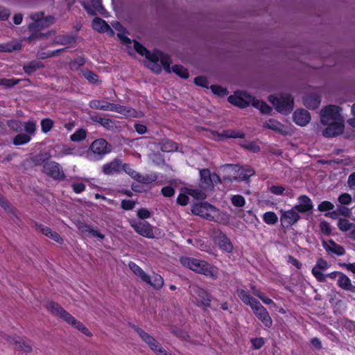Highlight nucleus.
<instances>
[{"instance_id":"nucleus-1","label":"nucleus","mask_w":355,"mask_h":355,"mask_svg":"<svg viewBox=\"0 0 355 355\" xmlns=\"http://www.w3.org/2000/svg\"><path fill=\"white\" fill-rule=\"evenodd\" d=\"M133 46L135 51L139 54L144 56L147 59V67L155 73H159L163 67L164 71L168 73L173 71L182 78H187L189 77L188 71L184 67L176 64L171 68V60L168 55L158 50L150 52L136 41L133 42Z\"/></svg>"},{"instance_id":"nucleus-2","label":"nucleus","mask_w":355,"mask_h":355,"mask_svg":"<svg viewBox=\"0 0 355 355\" xmlns=\"http://www.w3.org/2000/svg\"><path fill=\"white\" fill-rule=\"evenodd\" d=\"M320 121L327 127L322 131L326 137H333L341 134L344 130V118L341 114V108L330 105L320 111Z\"/></svg>"},{"instance_id":"nucleus-3","label":"nucleus","mask_w":355,"mask_h":355,"mask_svg":"<svg viewBox=\"0 0 355 355\" xmlns=\"http://www.w3.org/2000/svg\"><path fill=\"white\" fill-rule=\"evenodd\" d=\"M236 293L241 300L246 305L250 306L256 317L261 320L266 327H270L272 320L266 309L254 298L250 294L242 289L238 288Z\"/></svg>"},{"instance_id":"nucleus-4","label":"nucleus","mask_w":355,"mask_h":355,"mask_svg":"<svg viewBox=\"0 0 355 355\" xmlns=\"http://www.w3.org/2000/svg\"><path fill=\"white\" fill-rule=\"evenodd\" d=\"M228 101L232 105L241 108H245L250 103L253 107L259 110L263 114H270L272 108L264 101L256 99L245 92L238 91L234 95L228 97Z\"/></svg>"},{"instance_id":"nucleus-5","label":"nucleus","mask_w":355,"mask_h":355,"mask_svg":"<svg viewBox=\"0 0 355 355\" xmlns=\"http://www.w3.org/2000/svg\"><path fill=\"white\" fill-rule=\"evenodd\" d=\"M180 263L184 267L211 279H216L218 277L219 272L218 268L211 265L206 261L193 257H182L180 258Z\"/></svg>"},{"instance_id":"nucleus-6","label":"nucleus","mask_w":355,"mask_h":355,"mask_svg":"<svg viewBox=\"0 0 355 355\" xmlns=\"http://www.w3.org/2000/svg\"><path fill=\"white\" fill-rule=\"evenodd\" d=\"M29 17L33 22L28 26V29L31 32V34L27 37V40L33 42L36 39L46 37V34L35 32V29L49 27L54 23V18L52 16L44 17L43 12L31 13Z\"/></svg>"},{"instance_id":"nucleus-7","label":"nucleus","mask_w":355,"mask_h":355,"mask_svg":"<svg viewBox=\"0 0 355 355\" xmlns=\"http://www.w3.org/2000/svg\"><path fill=\"white\" fill-rule=\"evenodd\" d=\"M89 107L93 109L115 112L128 117H141L143 112L118 104L108 103L104 99H95L89 102Z\"/></svg>"},{"instance_id":"nucleus-8","label":"nucleus","mask_w":355,"mask_h":355,"mask_svg":"<svg viewBox=\"0 0 355 355\" xmlns=\"http://www.w3.org/2000/svg\"><path fill=\"white\" fill-rule=\"evenodd\" d=\"M222 171L228 175H223V180L232 182L233 180H245L254 174V171L250 167L241 168L236 165L226 164L222 167Z\"/></svg>"},{"instance_id":"nucleus-9","label":"nucleus","mask_w":355,"mask_h":355,"mask_svg":"<svg viewBox=\"0 0 355 355\" xmlns=\"http://www.w3.org/2000/svg\"><path fill=\"white\" fill-rule=\"evenodd\" d=\"M112 150L111 144L104 139L100 138L94 140L86 153V157L89 161H96L110 153Z\"/></svg>"},{"instance_id":"nucleus-10","label":"nucleus","mask_w":355,"mask_h":355,"mask_svg":"<svg viewBox=\"0 0 355 355\" xmlns=\"http://www.w3.org/2000/svg\"><path fill=\"white\" fill-rule=\"evenodd\" d=\"M268 101L281 114H288L293 109V98L288 94H281L279 96L271 95L268 97Z\"/></svg>"},{"instance_id":"nucleus-11","label":"nucleus","mask_w":355,"mask_h":355,"mask_svg":"<svg viewBox=\"0 0 355 355\" xmlns=\"http://www.w3.org/2000/svg\"><path fill=\"white\" fill-rule=\"evenodd\" d=\"M132 328L141 339L145 342L148 347L155 354V355H171L162 347L160 343L157 341L154 337L146 332L144 330L136 326H133Z\"/></svg>"},{"instance_id":"nucleus-12","label":"nucleus","mask_w":355,"mask_h":355,"mask_svg":"<svg viewBox=\"0 0 355 355\" xmlns=\"http://www.w3.org/2000/svg\"><path fill=\"white\" fill-rule=\"evenodd\" d=\"M191 295L193 302L197 306L203 308H207L210 306V295L209 293L202 288L198 286H192Z\"/></svg>"},{"instance_id":"nucleus-13","label":"nucleus","mask_w":355,"mask_h":355,"mask_svg":"<svg viewBox=\"0 0 355 355\" xmlns=\"http://www.w3.org/2000/svg\"><path fill=\"white\" fill-rule=\"evenodd\" d=\"M214 242L218 248L226 252H231L233 250V245L227 236L220 230H214L211 235Z\"/></svg>"},{"instance_id":"nucleus-14","label":"nucleus","mask_w":355,"mask_h":355,"mask_svg":"<svg viewBox=\"0 0 355 355\" xmlns=\"http://www.w3.org/2000/svg\"><path fill=\"white\" fill-rule=\"evenodd\" d=\"M281 212L280 220L284 227H288L292 226L293 224L296 223L300 218L299 212L293 207L287 211L281 210Z\"/></svg>"},{"instance_id":"nucleus-15","label":"nucleus","mask_w":355,"mask_h":355,"mask_svg":"<svg viewBox=\"0 0 355 355\" xmlns=\"http://www.w3.org/2000/svg\"><path fill=\"white\" fill-rule=\"evenodd\" d=\"M329 267V265L325 260L319 259L312 269V274L318 282H326V276L323 272L327 270Z\"/></svg>"},{"instance_id":"nucleus-16","label":"nucleus","mask_w":355,"mask_h":355,"mask_svg":"<svg viewBox=\"0 0 355 355\" xmlns=\"http://www.w3.org/2000/svg\"><path fill=\"white\" fill-rule=\"evenodd\" d=\"M131 226L137 233L144 237H154L152 227L146 221L132 222Z\"/></svg>"},{"instance_id":"nucleus-17","label":"nucleus","mask_w":355,"mask_h":355,"mask_svg":"<svg viewBox=\"0 0 355 355\" xmlns=\"http://www.w3.org/2000/svg\"><path fill=\"white\" fill-rule=\"evenodd\" d=\"M125 173L139 182L148 184L155 180L148 175H142L135 171L128 164H123L122 168Z\"/></svg>"},{"instance_id":"nucleus-18","label":"nucleus","mask_w":355,"mask_h":355,"mask_svg":"<svg viewBox=\"0 0 355 355\" xmlns=\"http://www.w3.org/2000/svg\"><path fill=\"white\" fill-rule=\"evenodd\" d=\"M212 210H214V206L207 202L197 203L194 205L191 209L193 214L200 216L207 219L210 218Z\"/></svg>"},{"instance_id":"nucleus-19","label":"nucleus","mask_w":355,"mask_h":355,"mask_svg":"<svg viewBox=\"0 0 355 355\" xmlns=\"http://www.w3.org/2000/svg\"><path fill=\"white\" fill-rule=\"evenodd\" d=\"M44 172L51 175L55 179H61L64 178V173L61 171L60 165L55 162H49L46 163L44 166Z\"/></svg>"},{"instance_id":"nucleus-20","label":"nucleus","mask_w":355,"mask_h":355,"mask_svg":"<svg viewBox=\"0 0 355 355\" xmlns=\"http://www.w3.org/2000/svg\"><path fill=\"white\" fill-rule=\"evenodd\" d=\"M263 128L270 129L282 135H286L288 133V128L284 124L274 119H270L266 121L263 123Z\"/></svg>"},{"instance_id":"nucleus-21","label":"nucleus","mask_w":355,"mask_h":355,"mask_svg":"<svg viewBox=\"0 0 355 355\" xmlns=\"http://www.w3.org/2000/svg\"><path fill=\"white\" fill-rule=\"evenodd\" d=\"M293 121L298 125L305 126L311 121L310 113L304 109H297L293 114Z\"/></svg>"},{"instance_id":"nucleus-22","label":"nucleus","mask_w":355,"mask_h":355,"mask_svg":"<svg viewBox=\"0 0 355 355\" xmlns=\"http://www.w3.org/2000/svg\"><path fill=\"white\" fill-rule=\"evenodd\" d=\"M47 310L55 316L67 321L69 315V313L66 311L60 305L55 302H51L46 305Z\"/></svg>"},{"instance_id":"nucleus-23","label":"nucleus","mask_w":355,"mask_h":355,"mask_svg":"<svg viewBox=\"0 0 355 355\" xmlns=\"http://www.w3.org/2000/svg\"><path fill=\"white\" fill-rule=\"evenodd\" d=\"M298 204L295 205L293 208L299 213H305L313 209L311 200L306 196H300L298 199Z\"/></svg>"},{"instance_id":"nucleus-24","label":"nucleus","mask_w":355,"mask_h":355,"mask_svg":"<svg viewBox=\"0 0 355 355\" xmlns=\"http://www.w3.org/2000/svg\"><path fill=\"white\" fill-rule=\"evenodd\" d=\"M123 163L119 159H114L110 162L103 166L102 171L105 175H110L115 173H119L122 168Z\"/></svg>"},{"instance_id":"nucleus-25","label":"nucleus","mask_w":355,"mask_h":355,"mask_svg":"<svg viewBox=\"0 0 355 355\" xmlns=\"http://www.w3.org/2000/svg\"><path fill=\"white\" fill-rule=\"evenodd\" d=\"M321 102L320 96L316 92L307 94L303 98L304 105L309 109L317 108Z\"/></svg>"},{"instance_id":"nucleus-26","label":"nucleus","mask_w":355,"mask_h":355,"mask_svg":"<svg viewBox=\"0 0 355 355\" xmlns=\"http://www.w3.org/2000/svg\"><path fill=\"white\" fill-rule=\"evenodd\" d=\"M200 187L207 189L213 187V180L209 169L204 168L200 170Z\"/></svg>"},{"instance_id":"nucleus-27","label":"nucleus","mask_w":355,"mask_h":355,"mask_svg":"<svg viewBox=\"0 0 355 355\" xmlns=\"http://www.w3.org/2000/svg\"><path fill=\"white\" fill-rule=\"evenodd\" d=\"M67 323H68L71 327H74L83 334H85L87 336L91 337L92 336V332L86 327V326L82 323L80 321L76 320L73 316L71 315H69L68 319L66 321Z\"/></svg>"},{"instance_id":"nucleus-28","label":"nucleus","mask_w":355,"mask_h":355,"mask_svg":"<svg viewBox=\"0 0 355 355\" xmlns=\"http://www.w3.org/2000/svg\"><path fill=\"white\" fill-rule=\"evenodd\" d=\"M337 284L342 289L355 293V286L352 284L351 279L343 272L339 275Z\"/></svg>"},{"instance_id":"nucleus-29","label":"nucleus","mask_w":355,"mask_h":355,"mask_svg":"<svg viewBox=\"0 0 355 355\" xmlns=\"http://www.w3.org/2000/svg\"><path fill=\"white\" fill-rule=\"evenodd\" d=\"M92 27L94 29L99 32H109L110 35L113 34V31L111 29L110 26L105 22V21L101 18L96 17L94 19L92 22Z\"/></svg>"},{"instance_id":"nucleus-30","label":"nucleus","mask_w":355,"mask_h":355,"mask_svg":"<svg viewBox=\"0 0 355 355\" xmlns=\"http://www.w3.org/2000/svg\"><path fill=\"white\" fill-rule=\"evenodd\" d=\"M10 343H13L17 349H21L25 353H30L32 351V347L30 344L20 337H13Z\"/></svg>"},{"instance_id":"nucleus-31","label":"nucleus","mask_w":355,"mask_h":355,"mask_svg":"<svg viewBox=\"0 0 355 355\" xmlns=\"http://www.w3.org/2000/svg\"><path fill=\"white\" fill-rule=\"evenodd\" d=\"M81 4L90 15H95L96 11L102 8L101 0H90L89 3L83 1Z\"/></svg>"},{"instance_id":"nucleus-32","label":"nucleus","mask_w":355,"mask_h":355,"mask_svg":"<svg viewBox=\"0 0 355 355\" xmlns=\"http://www.w3.org/2000/svg\"><path fill=\"white\" fill-rule=\"evenodd\" d=\"M128 266L134 274L140 278L142 282H149V275L146 274L137 264L132 261H130Z\"/></svg>"},{"instance_id":"nucleus-33","label":"nucleus","mask_w":355,"mask_h":355,"mask_svg":"<svg viewBox=\"0 0 355 355\" xmlns=\"http://www.w3.org/2000/svg\"><path fill=\"white\" fill-rule=\"evenodd\" d=\"M209 220H214L218 223H225L228 220V216L227 214L220 211L214 207V210L211 211Z\"/></svg>"},{"instance_id":"nucleus-34","label":"nucleus","mask_w":355,"mask_h":355,"mask_svg":"<svg viewBox=\"0 0 355 355\" xmlns=\"http://www.w3.org/2000/svg\"><path fill=\"white\" fill-rule=\"evenodd\" d=\"M77 227L79 232L82 234L91 233L94 236L98 237L101 239H103L105 238V236L103 234L100 233L96 230H93L92 227L89 225L80 223L77 225Z\"/></svg>"},{"instance_id":"nucleus-35","label":"nucleus","mask_w":355,"mask_h":355,"mask_svg":"<svg viewBox=\"0 0 355 355\" xmlns=\"http://www.w3.org/2000/svg\"><path fill=\"white\" fill-rule=\"evenodd\" d=\"M76 42V37L72 35H62L57 36L54 42L57 44L69 45Z\"/></svg>"},{"instance_id":"nucleus-36","label":"nucleus","mask_w":355,"mask_h":355,"mask_svg":"<svg viewBox=\"0 0 355 355\" xmlns=\"http://www.w3.org/2000/svg\"><path fill=\"white\" fill-rule=\"evenodd\" d=\"M91 119L93 121L100 123L107 130H111L114 127V122L110 119L102 118L98 115L92 116Z\"/></svg>"},{"instance_id":"nucleus-37","label":"nucleus","mask_w":355,"mask_h":355,"mask_svg":"<svg viewBox=\"0 0 355 355\" xmlns=\"http://www.w3.org/2000/svg\"><path fill=\"white\" fill-rule=\"evenodd\" d=\"M144 282L150 284L156 289H160L164 286V279L158 274H154L152 277L149 275V282Z\"/></svg>"},{"instance_id":"nucleus-38","label":"nucleus","mask_w":355,"mask_h":355,"mask_svg":"<svg viewBox=\"0 0 355 355\" xmlns=\"http://www.w3.org/2000/svg\"><path fill=\"white\" fill-rule=\"evenodd\" d=\"M324 248L327 252H332L337 255H343L345 252V250L343 247L339 245L334 243V241H330V244H326L324 245Z\"/></svg>"},{"instance_id":"nucleus-39","label":"nucleus","mask_w":355,"mask_h":355,"mask_svg":"<svg viewBox=\"0 0 355 355\" xmlns=\"http://www.w3.org/2000/svg\"><path fill=\"white\" fill-rule=\"evenodd\" d=\"M43 64L40 61H32L23 67L24 71L28 74H31L37 69L42 68Z\"/></svg>"},{"instance_id":"nucleus-40","label":"nucleus","mask_w":355,"mask_h":355,"mask_svg":"<svg viewBox=\"0 0 355 355\" xmlns=\"http://www.w3.org/2000/svg\"><path fill=\"white\" fill-rule=\"evenodd\" d=\"M178 149L177 144L171 140H164L161 144V150L163 152L170 153Z\"/></svg>"},{"instance_id":"nucleus-41","label":"nucleus","mask_w":355,"mask_h":355,"mask_svg":"<svg viewBox=\"0 0 355 355\" xmlns=\"http://www.w3.org/2000/svg\"><path fill=\"white\" fill-rule=\"evenodd\" d=\"M251 289L252 294L259 297L264 304L275 305L271 299L266 297L263 293H261L259 289H257L254 286L251 287Z\"/></svg>"},{"instance_id":"nucleus-42","label":"nucleus","mask_w":355,"mask_h":355,"mask_svg":"<svg viewBox=\"0 0 355 355\" xmlns=\"http://www.w3.org/2000/svg\"><path fill=\"white\" fill-rule=\"evenodd\" d=\"M83 75L90 83L98 85L100 83L98 76L88 69L83 70Z\"/></svg>"},{"instance_id":"nucleus-43","label":"nucleus","mask_w":355,"mask_h":355,"mask_svg":"<svg viewBox=\"0 0 355 355\" xmlns=\"http://www.w3.org/2000/svg\"><path fill=\"white\" fill-rule=\"evenodd\" d=\"M263 220L268 225H275L278 220V217L275 212L268 211L263 214Z\"/></svg>"},{"instance_id":"nucleus-44","label":"nucleus","mask_w":355,"mask_h":355,"mask_svg":"<svg viewBox=\"0 0 355 355\" xmlns=\"http://www.w3.org/2000/svg\"><path fill=\"white\" fill-rule=\"evenodd\" d=\"M86 135L87 134L85 130L80 128L70 136V139L72 141L78 142L85 139Z\"/></svg>"},{"instance_id":"nucleus-45","label":"nucleus","mask_w":355,"mask_h":355,"mask_svg":"<svg viewBox=\"0 0 355 355\" xmlns=\"http://www.w3.org/2000/svg\"><path fill=\"white\" fill-rule=\"evenodd\" d=\"M31 140V137L26 134H19L13 139L15 145H22L28 143Z\"/></svg>"},{"instance_id":"nucleus-46","label":"nucleus","mask_w":355,"mask_h":355,"mask_svg":"<svg viewBox=\"0 0 355 355\" xmlns=\"http://www.w3.org/2000/svg\"><path fill=\"white\" fill-rule=\"evenodd\" d=\"M187 193L196 199L202 200L206 198L205 193L198 189H188L187 190Z\"/></svg>"},{"instance_id":"nucleus-47","label":"nucleus","mask_w":355,"mask_h":355,"mask_svg":"<svg viewBox=\"0 0 355 355\" xmlns=\"http://www.w3.org/2000/svg\"><path fill=\"white\" fill-rule=\"evenodd\" d=\"M338 228L343 232H347L352 229L353 224L349 223L347 219H340L338 222Z\"/></svg>"},{"instance_id":"nucleus-48","label":"nucleus","mask_w":355,"mask_h":355,"mask_svg":"<svg viewBox=\"0 0 355 355\" xmlns=\"http://www.w3.org/2000/svg\"><path fill=\"white\" fill-rule=\"evenodd\" d=\"M231 202L235 207H242L245 205V200L241 195H234L231 198Z\"/></svg>"},{"instance_id":"nucleus-49","label":"nucleus","mask_w":355,"mask_h":355,"mask_svg":"<svg viewBox=\"0 0 355 355\" xmlns=\"http://www.w3.org/2000/svg\"><path fill=\"white\" fill-rule=\"evenodd\" d=\"M0 206L2 207L6 211L12 213L15 216V209L3 197L0 196Z\"/></svg>"},{"instance_id":"nucleus-50","label":"nucleus","mask_w":355,"mask_h":355,"mask_svg":"<svg viewBox=\"0 0 355 355\" xmlns=\"http://www.w3.org/2000/svg\"><path fill=\"white\" fill-rule=\"evenodd\" d=\"M20 81L19 79H7V78H0V85L5 86L6 87H12L17 83H19Z\"/></svg>"},{"instance_id":"nucleus-51","label":"nucleus","mask_w":355,"mask_h":355,"mask_svg":"<svg viewBox=\"0 0 355 355\" xmlns=\"http://www.w3.org/2000/svg\"><path fill=\"white\" fill-rule=\"evenodd\" d=\"M53 122L52 120L49 119H43L42 121H41V128H42V130L46 133L48 132L49 131H50V130L53 127Z\"/></svg>"},{"instance_id":"nucleus-52","label":"nucleus","mask_w":355,"mask_h":355,"mask_svg":"<svg viewBox=\"0 0 355 355\" xmlns=\"http://www.w3.org/2000/svg\"><path fill=\"white\" fill-rule=\"evenodd\" d=\"M212 92L218 96H224L227 94V91L226 89L218 86V85H211L210 87Z\"/></svg>"},{"instance_id":"nucleus-53","label":"nucleus","mask_w":355,"mask_h":355,"mask_svg":"<svg viewBox=\"0 0 355 355\" xmlns=\"http://www.w3.org/2000/svg\"><path fill=\"white\" fill-rule=\"evenodd\" d=\"M35 227L36 230L40 231L47 237H49V234H51V233H52V232L53 231L49 227H46L42 224L38 223H35Z\"/></svg>"},{"instance_id":"nucleus-54","label":"nucleus","mask_w":355,"mask_h":355,"mask_svg":"<svg viewBox=\"0 0 355 355\" xmlns=\"http://www.w3.org/2000/svg\"><path fill=\"white\" fill-rule=\"evenodd\" d=\"M223 135L227 138H243L244 134L234 130H225L223 132Z\"/></svg>"},{"instance_id":"nucleus-55","label":"nucleus","mask_w":355,"mask_h":355,"mask_svg":"<svg viewBox=\"0 0 355 355\" xmlns=\"http://www.w3.org/2000/svg\"><path fill=\"white\" fill-rule=\"evenodd\" d=\"M334 208V205L329 201H323L318 205V210L320 211H326L332 210Z\"/></svg>"},{"instance_id":"nucleus-56","label":"nucleus","mask_w":355,"mask_h":355,"mask_svg":"<svg viewBox=\"0 0 355 355\" xmlns=\"http://www.w3.org/2000/svg\"><path fill=\"white\" fill-rule=\"evenodd\" d=\"M338 200L341 205H347L351 202L352 197L349 193H345L341 194Z\"/></svg>"},{"instance_id":"nucleus-57","label":"nucleus","mask_w":355,"mask_h":355,"mask_svg":"<svg viewBox=\"0 0 355 355\" xmlns=\"http://www.w3.org/2000/svg\"><path fill=\"white\" fill-rule=\"evenodd\" d=\"M194 83L196 85L198 86H201L206 88H208L209 87V83L207 78L203 76H198L195 78Z\"/></svg>"},{"instance_id":"nucleus-58","label":"nucleus","mask_w":355,"mask_h":355,"mask_svg":"<svg viewBox=\"0 0 355 355\" xmlns=\"http://www.w3.org/2000/svg\"><path fill=\"white\" fill-rule=\"evenodd\" d=\"M61 153L63 155H80V153L77 150H76L74 147H64L61 151Z\"/></svg>"},{"instance_id":"nucleus-59","label":"nucleus","mask_w":355,"mask_h":355,"mask_svg":"<svg viewBox=\"0 0 355 355\" xmlns=\"http://www.w3.org/2000/svg\"><path fill=\"white\" fill-rule=\"evenodd\" d=\"M135 202L130 200H123L121 202V207L125 210H131L135 207Z\"/></svg>"},{"instance_id":"nucleus-60","label":"nucleus","mask_w":355,"mask_h":355,"mask_svg":"<svg viewBox=\"0 0 355 355\" xmlns=\"http://www.w3.org/2000/svg\"><path fill=\"white\" fill-rule=\"evenodd\" d=\"M71 187L76 193H80L85 189V185L83 182H73Z\"/></svg>"},{"instance_id":"nucleus-61","label":"nucleus","mask_w":355,"mask_h":355,"mask_svg":"<svg viewBox=\"0 0 355 355\" xmlns=\"http://www.w3.org/2000/svg\"><path fill=\"white\" fill-rule=\"evenodd\" d=\"M24 129L26 132L28 134L33 135L34 134L35 130H36V125L35 123L32 121H28L26 123Z\"/></svg>"},{"instance_id":"nucleus-62","label":"nucleus","mask_w":355,"mask_h":355,"mask_svg":"<svg viewBox=\"0 0 355 355\" xmlns=\"http://www.w3.org/2000/svg\"><path fill=\"white\" fill-rule=\"evenodd\" d=\"M271 193L275 195H282L285 191L284 187L280 185H273L270 188Z\"/></svg>"},{"instance_id":"nucleus-63","label":"nucleus","mask_w":355,"mask_h":355,"mask_svg":"<svg viewBox=\"0 0 355 355\" xmlns=\"http://www.w3.org/2000/svg\"><path fill=\"white\" fill-rule=\"evenodd\" d=\"M161 191L165 197H171L175 194V190L171 187H164L162 189Z\"/></svg>"},{"instance_id":"nucleus-64","label":"nucleus","mask_w":355,"mask_h":355,"mask_svg":"<svg viewBox=\"0 0 355 355\" xmlns=\"http://www.w3.org/2000/svg\"><path fill=\"white\" fill-rule=\"evenodd\" d=\"M320 227L322 232L327 235L329 234L331 232V229L329 224L326 221L321 222L320 224Z\"/></svg>"}]
</instances>
